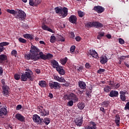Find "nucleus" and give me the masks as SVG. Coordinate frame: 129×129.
I'll return each mask as SVG.
<instances>
[{"label": "nucleus", "mask_w": 129, "mask_h": 129, "mask_svg": "<svg viewBox=\"0 0 129 129\" xmlns=\"http://www.w3.org/2000/svg\"><path fill=\"white\" fill-rule=\"evenodd\" d=\"M40 49L37 47L31 45L30 51L31 53L26 54L25 58L26 60H32L33 61H38L40 58L43 60H49L52 59L53 55L50 53H47V54H44L43 52H40Z\"/></svg>", "instance_id": "f257e3e1"}, {"label": "nucleus", "mask_w": 129, "mask_h": 129, "mask_svg": "<svg viewBox=\"0 0 129 129\" xmlns=\"http://www.w3.org/2000/svg\"><path fill=\"white\" fill-rule=\"evenodd\" d=\"M54 11L56 14L60 15L62 18L66 17L68 15V9L66 7H55Z\"/></svg>", "instance_id": "f03ea898"}, {"label": "nucleus", "mask_w": 129, "mask_h": 129, "mask_svg": "<svg viewBox=\"0 0 129 129\" xmlns=\"http://www.w3.org/2000/svg\"><path fill=\"white\" fill-rule=\"evenodd\" d=\"M26 17V13L22 10H18L17 12L16 18L19 19L20 21L25 20Z\"/></svg>", "instance_id": "7ed1b4c3"}, {"label": "nucleus", "mask_w": 129, "mask_h": 129, "mask_svg": "<svg viewBox=\"0 0 129 129\" xmlns=\"http://www.w3.org/2000/svg\"><path fill=\"white\" fill-rule=\"evenodd\" d=\"M28 79L30 80L31 81H33V79L32 77V75H31V73L26 72L25 74H22L21 77V80L22 81H27Z\"/></svg>", "instance_id": "20e7f679"}, {"label": "nucleus", "mask_w": 129, "mask_h": 129, "mask_svg": "<svg viewBox=\"0 0 129 129\" xmlns=\"http://www.w3.org/2000/svg\"><path fill=\"white\" fill-rule=\"evenodd\" d=\"M48 85L50 89L57 90L61 88L60 84L56 82H49Z\"/></svg>", "instance_id": "39448f33"}, {"label": "nucleus", "mask_w": 129, "mask_h": 129, "mask_svg": "<svg viewBox=\"0 0 129 129\" xmlns=\"http://www.w3.org/2000/svg\"><path fill=\"white\" fill-rule=\"evenodd\" d=\"M37 109L39 110L40 115L42 116H46L49 114V111H46L42 105L38 106Z\"/></svg>", "instance_id": "423d86ee"}, {"label": "nucleus", "mask_w": 129, "mask_h": 129, "mask_svg": "<svg viewBox=\"0 0 129 129\" xmlns=\"http://www.w3.org/2000/svg\"><path fill=\"white\" fill-rule=\"evenodd\" d=\"M33 120L35 123L38 124L42 125L43 123V118H40V116L35 114L33 116Z\"/></svg>", "instance_id": "0eeeda50"}, {"label": "nucleus", "mask_w": 129, "mask_h": 129, "mask_svg": "<svg viewBox=\"0 0 129 129\" xmlns=\"http://www.w3.org/2000/svg\"><path fill=\"white\" fill-rule=\"evenodd\" d=\"M2 89H3L2 93L3 95L4 96L8 97L10 87L8 86H3Z\"/></svg>", "instance_id": "6e6552de"}, {"label": "nucleus", "mask_w": 129, "mask_h": 129, "mask_svg": "<svg viewBox=\"0 0 129 129\" xmlns=\"http://www.w3.org/2000/svg\"><path fill=\"white\" fill-rule=\"evenodd\" d=\"M93 10H94L96 12L98 13V14H102V12H103L105 10L104 8L102 7V6H95Z\"/></svg>", "instance_id": "1a4fd4ad"}, {"label": "nucleus", "mask_w": 129, "mask_h": 129, "mask_svg": "<svg viewBox=\"0 0 129 129\" xmlns=\"http://www.w3.org/2000/svg\"><path fill=\"white\" fill-rule=\"evenodd\" d=\"M8 60V56L5 54H0V64L3 65Z\"/></svg>", "instance_id": "9d476101"}, {"label": "nucleus", "mask_w": 129, "mask_h": 129, "mask_svg": "<svg viewBox=\"0 0 129 129\" xmlns=\"http://www.w3.org/2000/svg\"><path fill=\"white\" fill-rule=\"evenodd\" d=\"M42 2V0H29V5L31 6H37Z\"/></svg>", "instance_id": "9b49d317"}, {"label": "nucleus", "mask_w": 129, "mask_h": 129, "mask_svg": "<svg viewBox=\"0 0 129 129\" xmlns=\"http://www.w3.org/2000/svg\"><path fill=\"white\" fill-rule=\"evenodd\" d=\"M8 113L7 107H3V108H0V116H3V115H7Z\"/></svg>", "instance_id": "f8f14e48"}, {"label": "nucleus", "mask_w": 129, "mask_h": 129, "mask_svg": "<svg viewBox=\"0 0 129 129\" xmlns=\"http://www.w3.org/2000/svg\"><path fill=\"white\" fill-rule=\"evenodd\" d=\"M15 118L17 120L21 121V122H24V121H25V117L19 113L16 114L15 115Z\"/></svg>", "instance_id": "ddd939ff"}, {"label": "nucleus", "mask_w": 129, "mask_h": 129, "mask_svg": "<svg viewBox=\"0 0 129 129\" xmlns=\"http://www.w3.org/2000/svg\"><path fill=\"white\" fill-rule=\"evenodd\" d=\"M75 122L78 126H81L83 122V118L77 117L75 120Z\"/></svg>", "instance_id": "4468645a"}, {"label": "nucleus", "mask_w": 129, "mask_h": 129, "mask_svg": "<svg viewBox=\"0 0 129 129\" xmlns=\"http://www.w3.org/2000/svg\"><path fill=\"white\" fill-rule=\"evenodd\" d=\"M56 70L58 74L60 75H64L66 73V71L64 70V69H62L61 66H58L57 67V69Z\"/></svg>", "instance_id": "2eb2a0df"}, {"label": "nucleus", "mask_w": 129, "mask_h": 129, "mask_svg": "<svg viewBox=\"0 0 129 129\" xmlns=\"http://www.w3.org/2000/svg\"><path fill=\"white\" fill-rule=\"evenodd\" d=\"M69 21L73 24H76L77 22V17L76 16L72 15L69 18Z\"/></svg>", "instance_id": "dca6fc26"}, {"label": "nucleus", "mask_w": 129, "mask_h": 129, "mask_svg": "<svg viewBox=\"0 0 129 129\" xmlns=\"http://www.w3.org/2000/svg\"><path fill=\"white\" fill-rule=\"evenodd\" d=\"M54 80L58 81L59 83H66V80L63 77H59L58 76H54Z\"/></svg>", "instance_id": "f3484780"}, {"label": "nucleus", "mask_w": 129, "mask_h": 129, "mask_svg": "<svg viewBox=\"0 0 129 129\" xmlns=\"http://www.w3.org/2000/svg\"><path fill=\"white\" fill-rule=\"evenodd\" d=\"M89 53L93 57L97 58L98 57V54L95 50H93V49H90Z\"/></svg>", "instance_id": "a211bd4d"}, {"label": "nucleus", "mask_w": 129, "mask_h": 129, "mask_svg": "<svg viewBox=\"0 0 129 129\" xmlns=\"http://www.w3.org/2000/svg\"><path fill=\"white\" fill-rule=\"evenodd\" d=\"M71 100L73 101L74 103H76L78 101V98H77V95L73 93H70Z\"/></svg>", "instance_id": "6ab92c4d"}, {"label": "nucleus", "mask_w": 129, "mask_h": 129, "mask_svg": "<svg viewBox=\"0 0 129 129\" xmlns=\"http://www.w3.org/2000/svg\"><path fill=\"white\" fill-rule=\"evenodd\" d=\"M93 27H95L96 28L103 27V25L98 22H93Z\"/></svg>", "instance_id": "aec40b11"}, {"label": "nucleus", "mask_w": 129, "mask_h": 129, "mask_svg": "<svg viewBox=\"0 0 129 129\" xmlns=\"http://www.w3.org/2000/svg\"><path fill=\"white\" fill-rule=\"evenodd\" d=\"M108 61V59L107 58L106 55H103L102 56L100 57V62L102 64H105Z\"/></svg>", "instance_id": "412c9836"}, {"label": "nucleus", "mask_w": 129, "mask_h": 129, "mask_svg": "<svg viewBox=\"0 0 129 129\" xmlns=\"http://www.w3.org/2000/svg\"><path fill=\"white\" fill-rule=\"evenodd\" d=\"M51 63L52 64V68L56 69V70L57 69V68L59 66L58 62L55 59L52 60L51 61Z\"/></svg>", "instance_id": "4be33fe9"}, {"label": "nucleus", "mask_w": 129, "mask_h": 129, "mask_svg": "<svg viewBox=\"0 0 129 129\" xmlns=\"http://www.w3.org/2000/svg\"><path fill=\"white\" fill-rule=\"evenodd\" d=\"M79 87L80 89L85 90L86 89V84L84 82L80 81L79 82Z\"/></svg>", "instance_id": "5701e85b"}, {"label": "nucleus", "mask_w": 129, "mask_h": 129, "mask_svg": "<svg viewBox=\"0 0 129 129\" xmlns=\"http://www.w3.org/2000/svg\"><path fill=\"white\" fill-rule=\"evenodd\" d=\"M111 97H116L118 96V92L116 91H111L110 94L109 95Z\"/></svg>", "instance_id": "b1692460"}, {"label": "nucleus", "mask_w": 129, "mask_h": 129, "mask_svg": "<svg viewBox=\"0 0 129 129\" xmlns=\"http://www.w3.org/2000/svg\"><path fill=\"white\" fill-rule=\"evenodd\" d=\"M90 124L92 125V126L90 125L88 126L87 129H96V124L95 123V122L90 121Z\"/></svg>", "instance_id": "393cba45"}, {"label": "nucleus", "mask_w": 129, "mask_h": 129, "mask_svg": "<svg viewBox=\"0 0 129 129\" xmlns=\"http://www.w3.org/2000/svg\"><path fill=\"white\" fill-rule=\"evenodd\" d=\"M42 28L44 31H47L50 32H53V30L49 28V27L47 26H46V25H42Z\"/></svg>", "instance_id": "a878e982"}, {"label": "nucleus", "mask_w": 129, "mask_h": 129, "mask_svg": "<svg viewBox=\"0 0 129 129\" xmlns=\"http://www.w3.org/2000/svg\"><path fill=\"white\" fill-rule=\"evenodd\" d=\"M39 86H40L42 88H44L46 87V83L45 81H41L39 82L38 83Z\"/></svg>", "instance_id": "bb28decb"}, {"label": "nucleus", "mask_w": 129, "mask_h": 129, "mask_svg": "<svg viewBox=\"0 0 129 129\" xmlns=\"http://www.w3.org/2000/svg\"><path fill=\"white\" fill-rule=\"evenodd\" d=\"M71 94H68L66 93L63 94V99L66 101V100H71Z\"/></svg>", "instance_id": "cd10ccee"}, {"label": "nucleus", "mask_w": 129, "mask_h": 129, "mask_svg": "<svg viewBox=\"0 0 129 129\" xmlns=\"http://www.w3.org/2000/svg\"><path fill=\"white\" fill-rule=\"evenodd\" d=\"M23 37L26 39H30V40L33 39V36L31 34H26L23 35Z\"/></svg>", "instance_id": "c85d7f7f"}, {"label": "nucleus", "mask_w": 129, "mask_h": 129, "mask_svg": "<svg viewBox=\"0 0 129 129\" xmlns=\"http://www.w3.org/2000/svg\"><path fill=\"white\" fill-rule=\"evenodd\" d=\"M60 61L62 66H65L68 61V58L66 57L65 58H61L60 59Z\"/></svg>", "instance_id": "c756f323"}, {"label": "nucleus", "mask_w": 129, "mask_h": 129, "mask_svg": "<svg viewBox=\"0 0 129 129\" xmlns=\"http://www.w3.org/2000/svg\"><path fill=\"white\" fill-rule=\"evenodd\" d=\"M43 122H44L45 125H48L50 122V118L48 117L45 118L44 120L43 119Z\"/></svg>", "instance_id": "7c9ffc66"}, {"label": "nucleus", "mask_w": 129, "mask_h": 129, "mask_svg": "<svg viewBox=\"0 0 129 129\" xmlns=\"http://www.w3.org/2000/svg\"><path fill=\"white\" fill-rule=\"evenodd\" d=\"M85 27L86 28H90L93 27V22H88L85 24Z\"/></svg>", "instance_id": "2f4dec72"}, {"label": "nucleus", "mask_w": 129, "mask_h": 129, "mask_svg": "<svg viewBox=\"0 0 129 129\" xmlns=\"http://www.w3.org/2000/svg\"><path fill=\"white\" fill-rule=\"evenodd\" d=\"M111 89V87L109 86H106L104 88V91L105 92L108 93L109 91H110Z\"/></svg>", "instance_id": "473e14b6"}, {"label": "nucleus", "mask_w": 129, "mask_h": 129, "mask_svg": "<svg viewBox=\"0 0 129 129\" xmlns=\"http://www.w3.org/2000/svg\"><path fill=\"white\" fill-rule=\"evenodd\" d=\"M7 12L12 15H17V12H16L14 10L7 9Z\"/></svg>", "instance_id": "72a5a7b5"}, {"label": "nucleus", "mask_w": 129, "mask_h": 129, "mask_svg": "<svg viewBox=\"0 0 129 129\" xmlns=\"http://www.w3.org/2000/svg\"><path fill=\"white\" fill-rule=\"evenodd\" d=\"M109 102L108 101H104V102L102 103V105H104V107H107L109 105Z\"/></svg>", "instance_id": "f704fd0d"}, {"label": "nucleus", "mask_w": 129, "mask_h": 129, "mask_svg": "<svg viewBox=\"0 0 129 129\" xmlns=\"http://www.w3.org/2000/svg\"><path fill=\"white\" fill-rule=\"evenodd\" d=\"M104 32H101L100 34H99L97 36V38L99 40H100L101 39H102L103 37L104 36Z\"/></svg>", "instance_id": "c9c22d12"}, {"label": "nucleus", "mask_w": 129, "mask_h": 129, "mask_svg": "<svg viewBox=\"0 0 129 129\" xmlns=\"http://www.w3.org/2000/svg\"><path fill=\"white\" fill-rule=\"evenodd\" d=\"M78 14L79 17L81 18H82L85 15V14L83 12H82L81 11H79L78 12Z\"/></svg>", "instance_id": "e433bc0d"}, {"label": "nucleus", "mask_w": 129, "mask_h": 129, "mask_svg": "<svg viewBox=\"0 0 129 129\" xmlns=\"http://www.w3.org/2000/svg\"><path fill=\"white\" fill-rule=\"evenodd\" d=\"M79 109H83L85 107V104L84 103H79V104L78 105Z\"/></svg>", "instance_id": "4c0bfd02"}, {"label": "nucleus", "mask_w": 129, "mask_h": 129, "mask_svg": "<svg viewBox=\"0 0 129 129\" xmlns=\"http://www.w3.org/2000/svg\"><path fill=\"white\" fill-rule=\"evenodd\" d=\"M56 41V37L55 36H51L50 37V42L51 43H54Z\"/></svg>", "instance_id": "58836bf2"}, {"label": "nucleus", "mask_w": 129, "mask_h": 129, "mask_svg": "<svg viewBox=\"0 0 129 129\" xmlns=\"http://www.w3.org/2000/svg\"><path fill=\"white\" fill-rule=\"evenodd\" d=\"M9 44H10V42H3L0 43V46L3 47L4 46L9 45Z\"/></svg>", "instance_id": "ea45409f"}, {"label": "nucleus", "mask_w": 129, "mask_h": 129, "mask_svg": "<svg viewBox=\"0 0 129 129\" xmlns=\"http://www.w3.org/2000/svg\"><path fill=\"white\" fill-rule=\"evenodd\" d=\"M18 40L20 43H26L27 42V40L26 39L22 38V37H20V38L18 39Z\"/></svg>", "instance_id": "a19ab883"}, {"label": "nucleus", "mask_w": 129, "mask_h": 129, "mask_svg": "<svg viewBox=\"0 0 129 129\" xmlns=\"http://www.w3.org/2000/svg\"><path fill=\"white\" fill-rule=\"evenodd\" d=\"M74 105V102L73 100L71 99V100L69 101L68 103H67L68 106H73Z\"/></svg>", "instance_id": "79ce46f5"}, {"label": "nucleus", "mask_w": 129, "mask_h": 129, "mask_svg": "<svg viewBox=\"0 0 129 129\" xmlns=\"http://www.w3.org/2000/svg\"><path fill=\"white\" fill-rule=\"evenodd\" d=\"M14 77L15 79L17 81H19L20 79V76L19 74H15Z\"/></svg>", "instance_id": "37998d69"}, {"label": "nucleus", "mask_w": 129, "mask_h": 129, "mask_svg": "<svg viewBox=\"0 0 129 129\" xmlns=\"http://www.w3.org/2000/svg\"><path fill=\"white\" fill-rule=\"evenodd\" d=\"M120 97L121 100L122 101H125V100H126L125 95H120Z\"/></svg>", "instance_id": "c03bdc74"}, {"label": "nucleus", "mask_w": 129, "mask_h": 129, "mask_svg": "<svg viewBox=\"0 0 129 129\" xmlns=\"http://www.w3.org/2000/svg\"><path fill=\"white\" fill-rule=\"evenodd\" d=\"M118 42L121 45H123L124 44V40L122 39V38H119L118 39Z\"/></svg>", "instance_id": "a18cd8bd"}, {"label": "nucleus", "mask_w": 129, "mask_h": 129, "mask_svg": "<svg viewBox=\"0 0 129 129\" xmlns=\"http://www.w3.org/2000/svg\"><path fill=\"white\" fill-rule=\"evenodd\" d=\"M105 71V70L103 69H100L97 71V72L98 74H101L102 73H104Z\"/></svg>", "instance_id": "49530a36"}, {"label": "nucleus", "mask_w": 129, "mask_h": 129, "mask_svg": "<svg viewBox=\"0 0 129 129\" xmlns=\"http://www.w3.org/2000/svg\"><path fill=\"white\" fill-rule=\"evenodd\" d=\"M75 49H76V46H74V45L72 46L71 47V48L70 49V52H73L75 51Z\"/></svg>", "instance_id": "de8ad7c7"}, {"label": "nucleus", "mask_w": 129, "mask_h": 129, "mask_svg": "<svg viewBox=\"0 0 129 129\" xmlns=\"http://www.w3.org/2000/svg\"><path fill=\"white\" fill-rule=\"evenodd\" d=\"M85 67L86 69H88L91 68V65L89 63H86Z\"/></svg>", "instance_id": "09e8293b"}, {"label": "nucleus", "mask_w": 129, "mask_h": 129, "mask_svg": "<svg viewBox=\"0 0 129 129\" xmlns=\"http://www.w3.org/2000/svg\"><path fill=\"white\" fill-rule=\"evenodd\" d=\"M11 54H12L13 55L16 56V55L17 54V51H16V49H14L12 51Z\"/></svg>", "instance_id": "8fccbe9b"}, {"label": "nucleus", "mask_w": 129, "mask_h": 129, "mask_svg": "<svg viewBox=\"0 0 129 129\" xmlns=\"http://www.w3.org/2000/svg\"><path fill=\"white\" fill-rule=\"evenodd\" d=\"M124 109L129 110V102L126 103L125 108H124Z\"/></svg>", "instance_id": "3c124183"}, {"label": "nucleus", "mask_w": 129, "mask_h": 129, "mask_svg": "<svg viewBox=\"0 0 129 129\" xmlns=\"http://www.w3.org/2000/svg\"><path fill=\"white\" fill-rule=\"evenodd\" d=\"M59 40H60L61 42H64L65 39L63 37L60 36L59 37Z\"/></svg>", "instance_id": "603ef678"}, {"label": "nucleus", "mask_w": 129, "mask_h": 129, "mask_svg": "<svg viewBox=\"0 0 129 129\" xmlns=\"http://www.w3.org/2000/svg\"><path fill=\"white\" fill-rule=\"evenodd\" d=\"M115 123L117 126H119L120 124V120H115Z\"/></svg>", "instance_id": "864d4df0"}, {"label": "nucleus", "mask_w": 129, "mask_h": 129, "mask_svg": "<svg viewBox=\"0 0 129 129\" xmlns=\"http://www.w3.org/2000/svg\"><path fill=\"white\" fill-rule=\"evenodd\" d=\"M22 106L21 105H18L16 106V110H20L22 109Z\"/></svg>", "instance_id": "5fc2aeb1"}, {"label": "nucleus", "mask_w": 129, "mask_h": 129, "mask_svg": "<svg viewBox=\"0 0 129 129\" xmlns=\"http://www.w3.org/2000/svg\"><path fill=\"white\" fill-rule=\"evenodd\" d=\"M92 93V91L90 90L89 91H87L86 92V95L88 96L89 97L91 96V93Z\"/></svg>", "instance_id": "6e6d98bb"}, {"label": "nucleus", "mask_w": 129, "mask_h": 129, "mask_svg": "<svg viewBox=\"0 0 129 129\" xmlns=\"http://www.w3.org/2000/svg\"><path fill=\"white\" fill-rule=\"evenodd\" d=\"M75 39L76 40L77 42H80L81 38L80 36H77L76 37Z\"/></svg>", "instance_id": "4d7b16f0"}, {"label": "nucleus", "mask_w": 129, "mask_h": 129, "mask_svg": "<svg viewBox=\"0 0 129 129\" xmlns=\"http://www.w3.org/2000/svg\"><path fill=\"white\" fill-rule=\"evenodd\" d=\"M1 83L3 84V86H7V85H5L6 82H5V80L4 79L1 80Z\"/></svg>", "instance_id": "13d9d810"}, {"label": "nucleus", "mask_w": 129, "mask_h": 129, "mask_svg": "<svg viewBox=\"0 0 129 129\" xmlns=\"http://www.w3.org/2000/svg\"><path fill=\"white\" fill-rule=\"evenodd\" d=\"M100 110L104 113H105V109L103 107H101V108H100Z\"/></svg>", "instance_id": "bf43d9fd"}, {"label": "nucleus", "mask_w": 129, "mask_h": 129, "mask_svg": "<svg viewBox=\"0 0 129 129\" xmlns=\"http://www.w3.org/2000/svg\"><path fill=\"white\" fill-rule=\"evenodd\" d=\"M120 116L118 114H116L115 116V120H120Z\"/></svg>", "instance_id": "052dcab7"}, {"label": "nucleus", "mask_w": 129, "mask_h": 129, "mask_svg": "<svg viewBox=\"0 0 129 129\" xmlns=\"http://www.w3.org/2000/svg\"><path fill=\"white\" fill-rule=\"evenodd\" d=\"M120 95H122V96H125L126 94V92H123V91H121V92H120Z\"/></svg>", "instance_id": "680f3d73"}, {"label": "nucleus", "mask_w": 129, "mask_h": 129, "mask_svg": "<svg viewBox=\"0 0 129 129\" xmlns=\"http://www.w3.org/2000/svg\"><path fill=\"white\" fill-rule=\"evenodd\" d=\"M71 36L72 38H74L75 37V35L74 32H71Z\"/></svg>", "instance_id": "e2e57ef3"}, {"label": "nucleus", "mask_w": 129, "mask_h": 129, "mask_svg": "<svg viewBox=\"0 0 129 129\" xmlns=\"http://www.w3.org/2000/svg\"><path fill=\"white\" fill-rule=\"evenodd\" d=\"M63 86L66 87H68L70 86V83H68V82H66L64 84H63Z\"/></svg>", "instance_id": "0e129e2a"}, {"label": "nucleus", "mask_w": 129, "mask_h": 129, "mask_svg": "<svg viewBox=\"0 0 129 129\" xmlns=\"http://www.w3.org/2000/svg\"><path fill=\"white\" fill-rule=\"evenodd\" d=\"M35 72H36V73L37 74H40V69H36V70H35Z\"/></svg>", "instance_id": "69168bd1"}, {"label": "nucleus", "mask_w": 129, "mask_h": 129, "mask_svg": "<svg viewBox=\"0 0 129 129\" xmlns=\"http://www.w3.org/2000/svg\"><path fill=\"white\" fill-rule=\"evenodd\" d=\"M120 57H121V59H122V60H124L126 58V56L124 55H122Z\"/></svg>", "instance_id": "338daca9"}, {"label": "nucleus", "mask_w": 129, "mask_h": 129, "mask_svg": "<svg viewBox=\"0 0 129 129\" xmlns=\"http://www.w3.org/2000/svg\"><path fill=\"white\" fill-rule=\"evenodd\" d=\"M106 37L108 39H111V35L110 34H108L106 35Z\"/></svg>", "instance_id": "774afa93"}]
</instances>
